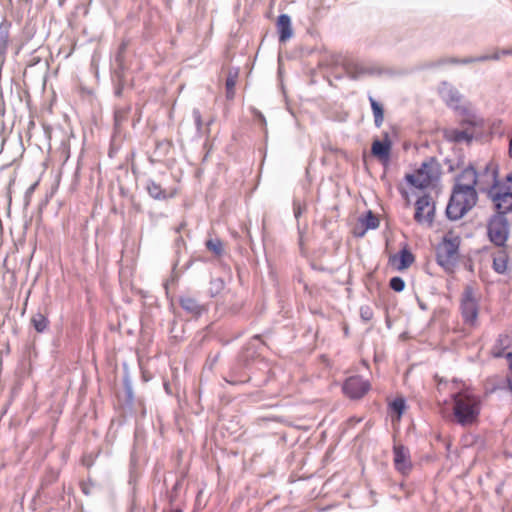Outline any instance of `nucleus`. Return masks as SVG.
Segmentation results:
<instances>
[{"label":"nucleus","instance_id":"7ed1b4c3","mask_svg":"<svg viewBox=\"0 0 512 512\" xmlns=\"http://www.w3.org/2000/svg\"><path fill=\"white\" fill-rule=\"evenodd\" d=\"M477 191L453 188L446 207V215L450 220H459L477 203Z\"/></svg>","mask_w":512,"mask_h":512},{"label":"nucleus","instance_id":"5701e85b","mask_svg":"<svg viewBox=\"0 0 512 512\" xmlns=\"http://www.w3.org/2000/svg\"><path fill=\"white\" fill-rule=\"evenodd\" d=\"M238 77V69L230 70L226 78V96L232 99L235 95V85Z\"/></svg>","mask_w":512,"mask_h":512},{"label":"nucleus","instance_id":"c756f323","mask_svg":"<svg viewBox=\"0 0 512 512\" xmlns=\"http://www.w3.org/2000/svg\"><path fill=\"white\" fill-rule=\"evenodd\" d=\"M390 287L395 292H401L405 288V282L401 277H393L390 279Z\"/></svg>","mask_w":512,"mask_h":512},{"label":"nucleus","instance_id":"f704fd0d","mask_svg":"<svg viewBox=\"0 0 512 512\" xmlns=\"http://www.w3.org/2000/svg\"><path fill=\"white\" fill-rule=\"evenodd\" d=\"M37 185H38V183L36 182V183L32 184V185H31V186L26 190V192H25V198H26L27 203L29 202V199H30L31 195L33 194V192H34L35 188L37 187Z\"/></svg>","mask_w":512,"mask_h":512},{"label":"nucleus","instance_id":"bb28decb","mask_svg":"<svg viewBox=\"0 0 512 512\" xmlns=\"http://www.w3.org/2000/svg\"><path fill=\"white\" fill-rule=\"evenodd\" d=\"M206 247L216 255H221L223 252V244L220 239H209L206 242Z\"/></svg>","mask_w":512,"mask_h":512},{"label":"nucleus","instance_id":"2f4dec72","mask_svg":"<svg viewBox=\"0 0 512 512\" xmlns=\"http://www.w3.org/2000/svg\"><path fill=\"white\" fill-rule=\"evenodd\" d=\"M360 314L365 321H369L372 318V311L369 307H361Z\"/></svg>","mask_w":512,"mask_h":512},{"label":"nucleus","instance_id":"dca6fc26","mask_svg":"<svg viewBox=\"0 0 512 512\" xmlns=\"http://www.w3.org/2000/svg\"><path fill=\"white\" fill-rule=\"evenodd\" d=\"M179 304L184 311L194 317H199L206 311L203 305L199 304L194 298L190 296H181L179 298Z\"/></svg>","mask_w":512,"mask_h":512},{"label":"nucleus","instance_id":"a878e982","mask_svg":"<svg viewBox=\"0 0 512 512\" xmlns=\"http://www.w3.org/2000/svg\"><path fill=\"white\" fill-rule=\"evenodd\" d=\"M361 222L365 226V231L376 229L379 226L378 218L371 211H368L365 216L361 218Z\"/></svg>","mask_w":512,"mask_h":512},{"label":"nucleus","instance_id":"f3484780","mask_svg":"<svg viewBox=\"0 0 512 512\" xmlns=\"http://www.w3.org/2000/svg\"><path fill=\"white\" fill-rule=\"evenodd\" d=\"M277 29L279 33V41L286 42L293 35V30L291 26V18L287 14H281L278 17L277 21Z\"/></svg>","mask_w":512,"mask_h":512},{"label":"nucleus","instance_id":"72a5a7b5","mask_svg":"<svg viewBox=\"0 0 512 512\" xmlns=\"http://www.w3.org/2000/svg\"><path fill=\"white\" fill-rule=\"evenodd\" d=\"M451 62L452 63H457V64H469V63L475 62V57H468V58H464V59H461V60L453 59V60H451Z\"/></svg>","mask_w":512,"mask_h":512},{"label":"nucleus","instance_id":"f257e3e1","mask_svg":"<svg viewBox=\"0 0 512 512\" xmlns=\"http://www.w3.org/2000/svg\"><path fill=\"white\" fill-rule=\"evenodd\" d=\"M495 213L487 221V236L497 247H505L510 234L509 220L512 221V194L497 192L491 196Z\"/></svg>","mask_w":512,"mask_h":512},{"label":"nucleus","instance_id":"423d86ee","mask_svg":"<svg viewBox=\"0 0 512 512\" xmlns=\"http://www.w3.org/2000/svg\"><path fill=\"white\" fill-rule=\"evenodd\" d=\"M479 305L474 296L473 288H465L461 300V314L464 322L470 326H475L478 320Z\"/></svg>","mask_w":512,"mask_h":512},{"label":"nucleus","instance_id":"4c0bfd02","mask_svg":"<svg viewBox=\"0 0 512 512\" xmlns=\"http://www.w3.org/2000/svg\"><path fill=\"white\" fill-rule=\"evenodd\" d=\"M508 156L512 159V136L508 145Z\"/></svg>","mask_w":512,"mask_h":512},{"label":"nucleus","instance_id":"9d476101","mask_svg":"<svg viewBox=\"0 0 512 512\" xmlns=\"http://www.w3.org/2000/svg\"><path fill=\"white\" fill-rule=\"evenodd\" d=\"M434 165L432 162H423L415 174H408L406 180L416 188H426L433 182Z\"/></svg>","mask_w":512,"mask_h":512},{"label":"nucleus","instance_id":"f8f14e48","mask_svg":"<svg viewBox=\"0 0 512 512\" xmlns=\"http://www.w3.org/2000/svg\"><path fill=\"white\" fill-rule=\"evenodd\" d=\"M146 190L150 197L155 200H167L176 196L177 188H162L160 184L156 183L154 180L149 179L146 182Z\"/></svg>","mask_w":512,"mask_h":512},{"label":"nucleus","instance_id":"cd10ccee","mask_svg":"<svg viewBox=\"0 0 512 512\" xmlns=\"http://www.w3.org/2000/svg\"><path fill=\"white\" fill-rule=\"evenodd\" d=\"M390 407L395 413H397V418L399 420L406 408L405 400L403 398H396L390 404Z\"/></svg>","mask_w":512,"mask_h":512},{"label":"nucleus","instance_id":"a211bd4d","mask_svg":"<svg viewBox=\"0 0 512 512\" xmlns=\"http://www.w3.org/2000/svg\"><path fill=\"white\" fill-rule=\"evenodd\" d=\"M372 154L380 160L387 162L391 152V142L388 139L383 141L375 140L371 148Z\"/></svg>","mask_w":512,"mask_h":512},{"label":"nucleus","instance_id":"4be33fe9","mask_svg":"<svg viewBox=\"0 0 512 512\" xmlns=\"http://www.w3.org/2000/svg\"><path fill=\"white\" fill-rule=\"evenodd\" d=\"M31 323L37 332L43 333L48 328L49 320L46 315L37 312L32 316Z\"/></svg>","mask_w":512,"mask_h":512},{"label":"nucleus","instance_id":"c9c22d12","mask_svg":"<svg viewBox=\"0 0 512 512\" xmlns=\"http://www.w3.org/2000/svg\"><path fill=\"white\" fill-rule=\"evenodd\" d=\"M302 213V208L299 204L297 203H294V214H295V217L296 218H299V216L301 215Z\"/></svg>","mask_w":512,"mask_h":512},{"label":"nucleus","instance_id":"c85d7f7f","mask_svg":"<svg viewBox=\"0 0 512 512\" xmlns=\"http://www.w3.org/2000/svg\"><path fill=\"white\" fill-rule=\"evenodd\" d=\"M224 289V281L220 278L213 279L210 282L209 293L211 297L217 296Z\"/></svg>","mask_w":512,"mask_h":512},{"label":"nucleus","instance_id":"473e14b6","mask_svg":"<svg viewBox=\"0 0 512 512\" xmlns=\"http://www.w3.org/2000/svg\"><path fill=\"white\" fill-rule=\"evenodd\" d=\"M511 51L509 50H502L501 52H495L493 54H489V60L498 61L501 57V55H508Z\"/></svg>","mask_w":512,"mask_h":512},{"label":"nucleus","instance_id":"6e6552de","mask_svg":"<svg viewBox=\"0 0 512 512\" xmlns=\"http://www.w3.org/2000/svg\"><path fill=\"white\" fill-rule=\"evenodd\" d=\"M477 185L481 191V187H489V179L487 180V185H484L482 181L479 180V176L474 167L468 166L456 177L453 188L476 191Z\"/></svg>","mask_w":512,"mask_h":512},{"label":"nucleus","instance_id":"aec40b11","mask_svg":"<svg viewBox=\"0 0 512 512\" xmlns=\"http://www.w3.org/2000/svg\"><path fill=\"white\" fill-rule=\"evenodd\" d=\"M374 73L372 68L366 67L362 64L356 63L348 67V74L350 78L356 80L364 75H371Z\"/></svg>","mask_w":512,"mask_h":512},{"label":"nucleus","instance_id":"4468645a","mask_svg":"<svg viewBox=\"0 0 512 512\" xmlns=\"http://www.w3.org/2000/svg\"><path fill=\"white\" fill-rule=\"evenodd\" d=\"M442 135L446 141L451 143H470L473 140V134L471 132L456 128H444Z\"/></svg>","mask_w":512,"mask_h":512},{"label":"nucleus","instance_id":"b1692460","mask_svg":"<svg viewBox=\"0 0 512 512\" xmlns=\"http://www.w3.org/2000/svg\"><path fill=\"white\" fill-rule=\"evenodd\" d=\"M508 264V256L504 251H501L498 255L493 258V269L499 273L503 274L507 270Z\"/></svg>","mask_w":512,"mask_h":512},{"label":"nucleus","instance_id":"20e7f679","mask_svg":"<svg viewBox=\"0 0 512 512\" xmlns=\"http://www.w3.org/2000/svg\"><path fill=\"white\" fill-rule=\"evenodd\" d=\"M459 237L445 236L443 241L437 246V263L447 272H453L459 258Z\"/></svg>","mask_w":512,"mask_h":512},{"label":"nucleus","instance_id":"393cba45","mask_svg":"<svg viewBox=\"0 0 512 512\" xmlns=\"http://www.w3.org/2000/svg\"><path fill=\"white\" fill-rule=\"evenodd\" d=\"M511 338L507 334H500L495 342V355L501 356L504 350L511 345Z\"/></svg>","mask_w":512,"mask_h":512},{"label":"nucleus","instance_id":"2eb2a0df","mask_svg":"<svg viewBox=\"0 0 512 512\" xmlns=\"http://www.w3.org/2000/svg\"><path fill=\"white\" fill-rule=\"evenodd\" d=\"M414 260V255L407 248H403L399 251L398 255H394L390 258V263L395 266L397 270L401 271L410 267Z\"/></svg>","mask_w":512,"mask_h":512},{"label":"nucleus","instance_id":"f03ea898","mask_svg":"<svg viewBox=\"0 0 512 512\" xmlns=\"http://www.w3.org/2000/svg\"><path fill=\"white\" fill-rule=\"evenodd\" d=\"M453 421L463 427L473 425L481 412V397L471 389H463L452 395Z\"/></svg>","mask_w":512,"mask_h":512},{"label":"nucleus","instance_id":"39448f33","mask_svg":"<svg viewBox=\"0 0 512 512\" xmlns=\"http://www.w3.org/2000/svg\"><path fill=\"white\" fill-rule=\"evenodd\" d=\"M497 175L498 172L495 168H491L489 165L485 166L482 176L489 179V187H481V191L485 192L490 200L493 193L508 192L512 194V172L506 175L504 181L499 180Z\"/></svg>","mask_w":512,"mask_h":512},{"label":"nucleus","instance_id":"9b49d317","mask_svg":"<svg viewBox=\"0 0 512 512\" xmlns=\"http://www.w3.org/2000/svg\"><path fill=\"white\" fill-rule=\"evenodd\" d=\"M393 461L395 469L403 475L408 474L412 469L410 451L404 445H394Z\"/></svg>","mask_w":512,"mask_h":512},{"label":"nucleus","instance_id":"a19ab883","mask_svg":"<svg viewBox=\"0 0 512 512\" xmlns=\"http://www.w3.org/2000/svg\"><path fill=\"white\" fill-rule=\"evenodd\" d=\"M173 512H183V510H182V509L177 508V509H175Z\"/></svg>","mask_w":512,"mask_h":512},{"label":"nucleus","instance_id":"ea45409f","mask_svg":"<svg viewBox=\"0 0 512 512\" xmlns=\"http://www.w3.org/2000/svg\"><path fill=\"white\" fill-rule=\"evenodd\" d=\"M226 381L228 383H230V384H237V383H239V381H237V380H226Z\"/></svg>","mask_w":512,"mask_h":512},{"label":"nucleus","instance_id":"e433bc0d","mask_svg":"<svg viewBox=\"0 0 512 512\" xmlns=\"http://www.w3.org/2000/svg\"><path fill=\"white\" fill-rule=\"evenodd\" d=\"M489 60V54L475 57V62H484Z\"/></svg>","mask_w":512,"mask_h":512},{"label":"nucleus","instance_id":"6ab92c4d","mask_svg":"<svg viewBox=\"0 0 512 512\" xmlns=\"http://www.w3.org/2000/svg\"><path fill=\"white\" fill-rule=\"evenodd\" d=\"M11 23L3 20L0 23V56L4 55L7 51L9 44Z\"/></svg>","mask_w":512,"mask_h":512},{"label":"nucleus","instance_id":"58836bf2","mask_svg":"<svg viewBox=\"0 0 512 512\" xmlns=\"http://www.w3.org/2000/svg\"><path fill=\"white\" fill-rule=\"evenodd\" d=\"M257 116L260 119V121L265 125L266 120H265V117L263 116V114H261L260 112H257Z\"/></svg>","mask_w":512,"mask_h":512},{"label":"nucleus","instance_id":"7c9ffc66","mask_svg":"<svg viewBox=\"0 0 512 512\" xmlns=\"http://www.w3.org/2000/svg\"><path fill=\"white\" fill-rule=\"evenodd\" d=\"M192 116L196 125V129L198 132H200L202 128V116L200 110L197 108L193 109Z\"/></svg>","mask_w":512,"mask_h":512},{"label":"nucleus","instance_id":"1a4fd4ad","mask_svg":"<svg viewBox=\"0 0 512 512\" xmlns=\"http://www.w3.org/2000/svg\"><path fill=\"white\" fill-rule=\"evenodd\" d=\"M370 382L361 376L347 378L342 386L343 393L350 399H360L368 393Z\"/></svg>","mask_w":512,"mask_h":512},{"label":"nucleus","instance_id":"ddd939ff","mask_svg":"<svg viewBox=\"0 0 512 512\" xmlns=\"http://www.w3.org/2000/svg\"><path fill=\"white\" fill-rule=\"evenodd\" d=\"M439 94L442 100L451 108L457 110L460 105L461 95L458 90L447 82L441 83Z\"/></svg>","mask_w":512,"mask_h":512},{"label":"nucleus","instance_id":"0eeeda50","mask_svg":"<svg viewBox=\"0 0 512 512\" xmlns=\"http://www.w3.org/2000/svg\"><path fill=\"white\" fill-rule=\"evenodd\" d=\"M414 219L418 224L432 225L435 214V203L430 195L419 197L415 203Z\"/></svg>","mask_w":512,"mask_h":512},{"label":"nucleus","instance_id":"412c9836","mask_svg":"<svg viewBox=\"0 0 512 512\" xmlns=\"http://www.w3.org/2000/svg\"><path fill=\"white\" fill-rule=\"evenodd\" d=\"M369 101L371 104V109L374 116V123L377 128H379L384 120V110L380 103H378L372 96H369Z\"/></svg>","mask_w":512,"mask_h":512}]
</instances>
